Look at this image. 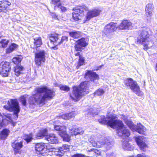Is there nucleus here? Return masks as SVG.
Here are the masks:
<instances>
[{
    "label": "nucleus",
    "instance_id": "nucleus-1",
    "mask_svg": "<svg viewBox=\"0 0 157 157\" xmlns=\"http://www.w3.org/2000/svg\"><path fill=\"white\" fill-rule=\"evenodd\" d=\"M100 117L98 121L100 124L107 125L112 128L118 130L117 133L119 136L128 137L130 136L129 130L124 127V125L121 121L116 120V116H108L106 118L104 116H101Z\"/></svg>",
    "mask_w": 157,
    "mask_h": 157
},
{
    "label": "nucleus",
    "instance_id": "nucleus-2",
    "mask_svg": "<svg viewBox=\"0 0 157 157\" xmlns=\"http://www.w3.org/2000/svg\"><path fill=\"white\" fill-rule=\"evenodd\" d=\"M35 92V93L29 98L30 104L34 105L36 102L44 103L46 100L52 99L55 96V92L46 86L36 88Z\"/></svg>",
    "mask_w": 157,
    "mask_h": 157
},
{
    "label": "nucleus",
    "instance_id": "nucleus-3",
    "mask_svg": "<svg viewBox=\"0 0 157 157\" xmlns=\"http://www.w3.org/2000/svg\"><path fill=\"white\" fill-rule=\"evenodd\" d=\"M88 82L85 81L81 82L79 86L73 87V94L74 97L71 95V98L75 101H78L83 95L88 94Z\"/></svg>",
    "mask_w": 157,
    "mask_h": 157
},
{
    "label": "nucleus",
    "instance_id": "nucleus-4",
    "mask_svg": "<svg viewBox=\"0 0 157 157\" xmlns=\"http://www.w3.org/2000/svg\"><path fill=\"white\" fill-rule=\"evenodd\" d=\"M148 29L143 28L138 32L139 36L137 38L138 43L143 45L144 50L146 51L150 47L149 45H153V42L149 38V34L148 32Z\"/></svg>",
    "mask_w": 157,
    "mask_h": 157
},
{
    "label": "nucleus",
    "instance_id": "nucleus-5",
    "mask_svg": "<svg viewBox=\"0 0 157 157\" xmlns=\"http://www.w3.org/2000/svg\"><path fill=\"white\" fill-rule=\"evenodd\" d=\"M48 134L47 129H42L36 133V139L44 138L47 143L51 144H56L58 143V138L55 134L51 133L49 135Z\"/></svg>",
    "mask_w": 157,
    "mask_h": 157
},
{
    "label": "nucleus",
    "instance_id": "nucleus-6",
    "mask_svg": "<svg viewBox=\"0 0 157 157\" xmlns=\"http://www.w3.org/2000/svg\"><path fill=\"white\" fill-rule=\"evenodd\" d=\"M3 107L9 111H13V115L15 116V119H17L18 117V113L20 112V108L17 100L10 99L8 101L7 104L5 105Z\"/></svg>",
    "mask_w": 157,
    "mask_h": 157
},
{
    "label": "nucleus",
    "instance_id": "nucleus-7",
    "mask_svg": "<svg viewBox=\"0 0 157 157\" xmlns=\"http://www.w3.org/2000/svg\"><path fill=\"white\" fill-rule=\"evenodd\" d=\"M89 141L94 147H101L104 146L107 150H109L113 144V142L112 140L105 138L101 141L97 142L93 137H91L89 139Z\"/></svg>",
    "mask_w": 157,
    "mask_h": 157
},
{
    "label": "nucleus",
    "instance_id": "nucleus-8",
    "mask_svg": "<svg viewBox=\"0 0 157 157\" xmlns=\"http://www.w3.org/2000/svg\"><path fill=\"white\" fill-rule=\"evenodd\" d=\"M124 83L127 87L129 88L138 96H140L143 95V93L140 91V87L136 82L133 80L132 78H128L124 80Z\"/></svg>",
    "mask_w": 157,
    "mask_h": 157
},
{
    "label": "nucleus",
    "instance_id": "nucleus-9",
    "mask_svg": "<svg viewBox=\"0 0 157 157\" xmlns=\"http://www.w3.org/2000/svg\"><path fill=\"white\" fill-rule=\"evenodd\" d=\"M123 120L124 123L132 131H136L140 134H144L146 128L142 125H135L131 120L128 119L126 117H124Z\"/></svg>",
    "mask_w": 157,
    "mask_h": 157
},
{
    "label": "nucleus",
    "instance_id": "nucleus-10",
    "mask_svg": "<svg viewBox=\"0 0 157 157\" xmlns=\"http://www.w3.org/2000/svg\"><path fill=\"white\" fill-rule=\"evenodd\" d=\"M35 149L44 156L50 155V153L52 151V149H48L45 144L42 143L36 144L35 145Z\"/></svg>",
    "mask_w": 157,
    "mask_h": 157
},
{
    "label": "nucleus",
    "instance_id": "nucleus-11",
    "mask_svg": "<svg viewBox=\"0 0 157 157\" xmlns=\"http://www.w3.org/2000/svg\"><path fill=\"white\" fill-rule=\"evenodd\" d=\"M54 128L56 131L58 132L59 135L63 138L64 140L68 141L70 136L66 132V128L64 126L54 125Z\"/></svg>",
    "mask_w": 157,
    "mask_h": 157
},
{
    "label": "nucleus",
    "instance_id": "nucleus-12",
    "mask_svg": "<svg viewBox=\"0 0 157 157\" xmlns=\"http://www.w3.org/2000/svg\"><path fill=\"white\" fill-rule=\"evenodd\" d=\"M0 115L2 118V121L0 120V126L1 127L6 126L9 123L12 124L13 126L15 125V123L12 120L11 115L8 113H3L2 115L0 113Z\"/></svg>",
    "mask_w": 157,
    "mask_h": 157
},
{
    "label": "nucleus",
    "instance_id": "nucleus-13",
    "mask_svg": "<svg viewBox=\"0 0 157 157\" xmlns=\"http://www.w3.org/2000/svg\"><path fill=\"white\" fill-rule=\"evenodd\" d=\"M88 44V43L86 39L82 37L78 39L76 42L74 48L76 51H81L82 49H84Z\"/></svg>",
    "mask_w": 157,
    "mask_h": 157
},
{
    "label": "nucleus",
    "instance_id": "nucleus-14",
    "mask_svg": "<svg viewBox=\"0 0 157 157\" xmlns=\"http://www.w3.org/2000/svg\"><path fill=\"white\" fill-rule=\"evenodd\" d=\"M45 52L44 50L40 51L35 53V63L36 65L40 66L42 62L45 61Z\"/></svg>",
    "mask_w": 157,
    "mask_h": 157
},
{
    "label": "nucleus",
    "instance_id": "nucleus-15",
    "mask_svg": "<svg viewBox=\"0 0 157 157\" xmlns=\"http://www.w3.org/2000/svg\"><path fill=\"white\" fill-rule=\"evenodd\" d=\"M11 145L13 148L14 154H20L21 152L20 150L23 146V142L20 141L19 142L17 140H14L11 142Z\"/></svg>",
    "mask_w": 157,
    "mask_h": 157
},
{
    "label": "nucleus",
    "instance_id": "nucleus-16",
    "mask_svg": "<svg viewBox=\"0 0 157 157\" xmlns=\"http://www.w3.org/2000/svg\"><path fill=\"white\" fill-rule=\"evenodd\" d=\"M2 70L0 72V74L3 77L8 76L9 72L11 70L10 63L9 62H5L2 64Z\"/></svg>",
    "mask_w": 157,
    "mask_h": 157
},
{
    "label": "nucleus",
    "instance_id": "nucleus-17",
    "mask_svg": "<svg viewBox=\"0 0 157 157\" xmlns=\"http://www.w3.org/2000/svg\"><path fill=\"white\" fill-rule=\"evenodd\" d=\"M116 23L110 22L107 25L104 27V33L105 35L108 36L117 29Z\"/></svg>",
    "mask_w": 157,
    "mask_h": 157
},
{
    "label": "nucleus",
    "instance_id": "nucleus-18",
    "mask_svg": "<svg viewBox=\"0 0 157 157\" xmlns=\"http://www.w3.org/2000/svg\"><path fill=\"white\" fill-rule=\"evenodd\" d=\"M145 137L143 136H139L136 137V141L137 144L142 151H144V149L147 147V145L145 143Z\"/></svg>",
    "mask_w": 157,
    "mask_h": 157
},
{
    "label": "nucleus",
    "instance_id": "nucleus-19",
    "mask_svg": "<svg viewBox=\"0 0 157 157\" xmlns=\"http://www.w3.org/2000/svg\"><path fill=\"white\" fill-rule=\"evenodd\" d=\"M84 77L86 78H89L91 82H94L95 81L99 78L98 75L96 72L92 71H87Z\"/></svg>",
    "mask_w": 157,
    "mask_h": 157
},
{
    "label": "nucleus",
    "instance_id": "nucleus-20",
    "mask_svg": "<svg viewBox=\"0 0 157 157\" xmlns=\"http://www.w3.org/2000/svg\"><path fill=\"white\" fill-rule=\"evenodd\" d=\"M100 10H88L86 14V16L84 18L85 21H89L92 18L97 17L99 15Z\"/></svg>",
    "mask_w": 157,
    "mask_h": 157
},
{
    "label": "nucleus",
    "instance_id": "nucleus-21",
    "mask_svg": "<svg viewBox=\"0 0 157 157\" xmlns=\"http://www.w3.org/2000/svg\"><path fill=\"white\" fill-rule=\"evenodd\" d=\"M132 23L128 20L124 21L119 25L118 27L120 29H129L132 28Z\"/></svg>",
    "mask_w": 157,
    "mask_h": 157
},
{
    "label": "nucleus",
    "instance_id": "nucleus-22",
    "mask_svg": "<svg viewBox=\"0 0 157 157\" xmlns=\"http://www.w3.org/2000/svg\"><path fill=\"white\" fill-rule=\"evenodd\" d=\"M34 40L33 43L34 46L37 48L42 45V39L40 36H39L36 34L33 36Z\"/></svg>",
    "mask_w": 157,
    "mask_h": 157
},
{
    "label": "nucleus",
    "instance_id": "nucleus-23",
    "mask_svg": "<svg viewBox=\"0 0 157 157\" xmlns=\"http://www.w3.org/2000/svg\"><path fill=\"white\" fill-rule=\"evenodd\" d=\"M60 0H51V3L52 4L55 5L54 6V9H61V10H66V8L61 6Z\"/></svg>",
    "mask_w": 157,
    "mask_h": 157
},
{
    "label": "nucleus",
    "instance_id": "nucleus-24",
    "mask_svg": "<svg viewBox=\"0 0 157 157\" xmlns=\"http://www.w3.org/2000/svg\"><path fill=\"white\" fill-rule=\"evenodd\" d=\"M18 47V45L14 43H11L8 48L6 49V54H9L15 50Z\"/></svg>",
    "mask_w": 157,
    "mask_h": 157
},
{
    "label": "nucleus",
    "instance_id": "nucleus-25",
    "mask_svg": "<svg viewBox=\"0 0 157 157\" xmlns=\"http://www.w3.org/2000/svg\"><path fill=\"white\" fill-rule=\"evenodd\" d=\"M70 37L75 39L80 37L81 35V32L77 31H70L68 32Z\"/></svg>",
    "mask_w": 157,
    "mask_h": 157
},
{
    "label": "nucleus",
    "instance_id": "nucleus-26",
    "mask_svg": "<svg viewBox=\"0 0 157 157\" xmlns=\"http://www.w3.org/2000/svg\"><path fill=\"white\" fill-rule=\"evenodd\" d=\"M10 132L6 128L3 129L0 132V137L1 139L5 140L8 136Z\"/></svg>",
    "mask_w": 157,
    "mask_h": 157
},
{
    "label": "nucleus",
    "instance_id": "nucleus-27",
    "mask_svg": "<svg viewBox=\"0 0 157 157\" xmlns=\"http://www.w3.org/2000/svg\"><path fill=\"white\" fill-rule=\"evenodd\" d=\"M10 41V40L6 39H2L0 41V48H6Z\"/></svg>",
    "mask_w": 157,
    "mask_h": 157
},
{
    "label": "nucleus",
    "instance_id": "nucleus-28",
    "mask_svg": "<svg viewBox=\"0 0 157 157\" xmlns=\"http://www.w3.org/2000/svg\"><path fill=\"white\" fill-rule=\"evenodd\" d=\"M122 147L124 150L131 151L133 150V147L128 142L124 141L122 143Z\"/></svg>",
    "mask_w": 157,
    "mask_h": 157
},
{
    "label": "nucleus",
    "instance_id": "nucleus-29",
    "mask_svg": "<svg viewBox=\"0 0 157 157\" xmlns=\"http://www.w3.org/2000/svg\"><path fill=\"white\" fill-rule=\"evenodd\" d=\"M59 35L57 34H51L49 37V38L51 43H56L59 39Z\"/></svg>",
    "mask_w": 157,
    "mask_h": 157
},
{
    "label": "nucleus",
    "instance_id": "nucleus-30",
    "mask_svg": "<svg viewBox=\"0 0 157 157\" xmlns=\"http://www.w3.org/2000/svg\"><path fill=\"white\" fill-rule=\"evenodd\" d=\"M69 150V146L67 144H63L61 147H59L57 150L61 151V153L64 154L65 152L68 151Z\"/></svg>",
    "mask_w": 157,
    "mask_h": 157
},
{
    "label": "nucleus",
    "instance_id": "nucleus-31",
    "mask_svg": "<svg viewBox=\"0 0 157 157\" xmlns=\"http://www.w3.org/2000/svg\"><path fill=\"white\" fill-rule=\"evenodd\" d=\"M24 68L21 65H17L14 67V71L15 74L17 76H19L21 73V71H23Z\"/></svg>",
    "mask_w": 157,
    "mask_h": 157
},
{
    "label": "nucleus",
    "instance_id": "nucleus-32",
    "mask_svg": "<svg viewBox=\"0 0 157 157\" xmlns=\"http://www.w3.org/2000/svg\"><path fill=\"white\" fill-rule=\"evenodd\" d=\"M98 110L95 108L90 109L88 112V114L89 115H92L93 117L98 115Z\"/></svg>",
    "mask_w": 157,
    "mask_h": 157
},
{
    "label": "nucleus",
    "instance_id": "nucleus-33",
    "mask_svg": "<svg viewBox=\"0 0 157 157\" xmlns=\"http://www.w3.org/2000/svg\"><path fill=\"white\" fill-rule=\"evenodd\" d=\"M24 139L27 143L30 142L33 139V135L32 133L29 134L25 135L24 136Z\"/></svg>",
    "mask_w": 157,
    "mask_h": 157
},
{
    "label": "nucleus",
    "instance_id": "nucleus-34",
    "mask_svg": "<svg viewBox=\"0 0 157 157\" xmlns=\"http://www.w3.org/2000/svg\"><path fill=\"white\" fill-rule=\"evenodd\" d=\"M84 132V130L80 128H75L73 130V134L76 136L78 134H82Z\"/></svg>",
    "mask_w": 157,
    "mask_h": 157
},
{
    "label": "nucleus",
    "instance_id": "nucleus-35",
    "mask_svg": "<svg viewBox=\"0 0 157 157\" xmlns=\"http://www.w3.org/2000/svg\"><path fill=\"white\" fill-rule=\"evenodd\" d=\"M11 3L8 1L3 0V1H0V5L1 7H3V8H6L7 7L10 5Z\"/></svg>",
    "mask_w": 157,
    "mask_h": 157
},
{
    "label": "nucleus",
    "instance_id": "nucleus-36",
    "mask_svg": "<svg viewBox=\"0 0 157 157\" xmlns=\"http://www.w3.org/2000/svg\"><path fill=\"white\" fill-rule=\"evenodd\" d=\"M74 117V115L72 113H69L65 114L64 115L62 116V118L65 120L70 119Z\"/></svg>",
    "mask_w": 157,
    "mask_h": 157
},
{
    "label": "nucleus",
    "instance_id": "nucleus-37",
    "mask_svg": "<svg viewBox=\"0 0 157 157\" xmlns=\"http://www.w3.org/2000/svg\"><path fill=\"white\" fill-rule=\"evenodd\" d=\"M85 63V59L83 57H80L79 58L78 61V65L76 66V68L78 69L82 65H83Z\"/></svg>",
    "mask_w": 157,
    "mask_h": 157
},
{
    "label": "nucleus",
    "instance_id": "nucleus-38",
    "mask_svg": "<svg viewBox=\"0 0 157 157\" xmlns=\"http://www.w3.org/2000/svg\"><path fill=\"white\" fill-rule=\"evenodd\" d=\"M105 93L104 90L101 88H99L96 90L94 93L95 96H99L103 95Z\"/></svg>",
    "mask_w": 157,
    "mask_h": 157
},
{
    "label": "nucleus",
    "instance_id": "nucleus-39",
    "mask_svg": "<svg viewBox=\"0 0 157 157\" xmlns=\"http://www.w3.org/2000/svg\"><path fill=\"white\" fill-rule=\"evenodd\" d=\"M59 87L60 90H63L67 92L70 90V87L65 85H60Z\"/></svg>",
    "mask_w": 157,
    "mask_h": 157
},
{
    "label": "nucleus",
    "instance_id": "nucleus-40",
    "mask_svg": "<svg viewBox=\"0 0 157 157\" xmlns=\"http://www.w3.org/2000/svg\"><path fill=\"white\" fill-rule=\"evenodd\" d=\"M88 9L87 7L83 5H78L76 6L75 7L73 8L72 10H81V9H84L86 10Z\"/></svg>",
    "mask_w": 157,
    "mask_h": 157
},
{
    "label": "nucleus",
    "instance_id": "nucleus-41",
    "mask_svg": "<svg viewBox=\"0 0 157 157\" xmlns=\"http://www.w3.org/2000/svg\"><path fill=\"white\" fill-rule=\"evenodd\" d=\"M68 41V37L67 36H63L60 42L57 43V45H60L63 42H66Z\"/></svg>",
    "mask_w": 157,
    "mask_h": 157
},
{
    "label": "nucleus",
    "instance_id": "nucleus-42",
    "mask_svg": "<svg viewBox=\"0 0 157 157\" xmlns=\"http://www.w3.org/2000/svg\"><path fill=\"white\" fill-rule=\"evenodd\" d=\"M21 60V59L19 57H14L12 59L13 62L14 64L17 65L20 63Z\"/></svg>",
    "mask_w": 157,
    "mask_h": 157
},
{
    "label": "nucleus",
    "instance_id": "nucleus-43",
    "mask_svg": "<svg viewBox=\"0 0 157 157\" xmlns=\"http://www.w3.org/2000/svg\"><path fill=\"white\" fill-rule=\"evenodd\" d=\"M26 96H22L21 97V101L23 105L26 106Z\"/></svg>",
    "mask_w": 157,
    "mask_h": 157
},
{
    "label": "nucleus",
    "instance_id": "nucleus-44",
    "mask_svg": "<svg viewBox=\"0 0 157 157\" xmlns=\"http://www.w3.org/2000/svg\"><path fill=\"white\" fill-rule=\"evenodd\" d=\"M73 18L75 21H78L81 19L80 16L78 13H75L73 14Z\"/></svg>",
    "mask_w": 157,
    "mask_h": 157
},
{
    "label": "nucleus",
    "instance_id": "nucleus-45",
    "mask_svg": "<svg viewBox=\"0 0 157 157\" xmlns=\"http://www.w3.org/2000/svg\"><path fill=\"white\" fill-rule=\"evenodd\" d=\"M146 15L147 17V20L149 21L151 19V17L152 16V13L151 10H145Z\"/></svg>",
    "mask_w": 157,
    "mask_h": 157
},
{
    "label": "nucleus",
    "instance_id": "nucleus-46",
    "mask_svg": "<svg viewBox=\"0 0 157 157\" xmlns=\"http://www.w3.org/2000/svg\"><path fill=\"white\" fill-rule=\"evenodd\" d=\"M71 157H87V156L83 154L76 153L71 155Z\"/></svg>",
    "mask_w": 157,
    "mask_h": 157
},
{
    "label": "nucleus",
    "instance_id": "nucleus-47",
    "mask_svg": "<svg viewBox=\"0 0 157 157\" xmlns=\"http://www.w3.org/2000/svg\"><path fill=\"white\" fill-rule=\"evenodd\" d=\"M154 9V7L153 5L149 3L146 6L145 10H153Z\"/></svg>",
    "mask_w": 157,
    "mask_h": 157
},
{
    "label": "nucleus",
    "instance_id": "nucleus-48",
    "mask_svg": "<svg viewBox=\"0 0 157 157\" xmlns=\"http://www.w3.org/2000/svg\"><path fill=\"white\" fill-rule=\"evenodd\" d=\"M94 156L99 155H100L101 154L100 151L97 149H94Z\"/></svg>",
    "mask_w": 157,
    "mask_h": 157
},
{
    "label": "nucleus",
    "instance_id": "nucleus-49",
    "mask_svg": "<svg viewBox=\"0 0 157 157\" xmlns=\"http://www.w3.org/2000/svg\"><path fill=\"white\" fill-rule=\"evenodd\" d=\"M94 148H92L90 149H89L88 150V152H89L90 153V154L93 155V156H94Z\"/></svg>",
    "mask_w": 157,
    "mask_h": 157
},
{
    "label": "nucleus",
    "instance_id": "nucleus-50",
    "mask_svg": "<svg viewBox=\"0 0 157 157\" xmlns=\"http://www.w3.org/2000/svg\"><path fill=\"white\" fill-rule=\"evenodd\" d=\"M64 154H63V153H61V154H59L58 152H55V155L59 157H61L63 156V155Z\"/></svg>",
    "mask_w": 157,
    "mask_h": 157
},
{
    "label": "nucleus",
    "instance_id": "nucleus-51",
    "mask_svg": "<svg viewBox=\"0 0 157 157\" xmlns=\"http://www.w3.org/2000/svg\"><path fill=\"white\" fill-rule=\"evenodd\" d=\"M50 12L51 13V15L52 16L53 18L58 19V16L55 13L50 12Z\"/></svg>",
    "mask_w": 157,
    "mask_h": 157
},
{
    "label": "nucleus",
    "instance_id": "nucleus-52",
    "mask_svg": "<svg viewBox=\"0 0 157 157\" xmlns=\"http://www.w3.org/2000/svg\"><path fill=\"white\" fill-rule=\"evenodd\" d=\"M136 157H147L146 155L144 153H142L141 154H138L137 155Z\"/></svg>",
    "mask_w": 157,
    "mask_h": 157
},
{
    "label": "nucleus",
    "instance_id": "nucleus-53",
    "mask_svg": "<svg viewBox=\"0 0 157 157\" xmlns=\"http://www.w3.org/2000/svg\"><path fill=\"white\" fill-rule=\"evenodd\" d=\"M75 56H79V58H80V57H82V56L81 55V54L79 52H78L76 53V54H75Z\"/></svg>",
    "mask_w": 157,
    "mask_h": 157
},
{
    "label": "nucleus",
    "instance_id": "nucleus-54",
    "mask_svg": "<svg viewBox=\"0 0 157 157\" xmlns=\"http://www.w3.org/2000/svg\"><path fill=\"white\" fill-rule=\"evenodd\" d=\"M104 66L103 65L98 66L97 67L96 70H98L102 68V67Z\"/></svg>",
    "mask_w": 157,
    "mask_h": 157
},
{
    "label": "nucleus",
    "instance_id": "nucleus-55",
    "mask_svg": "<svg viewBox=\"0 0 157 157\" xmlns=\"http://www.w3.org/2000/svg\"><path fill=\"white\" fill-rule=\"evenodd\" d=\"M57 44H54V45H55V46H54V47H52V48L53 49H54V50H56V49H57V48L56 47V46H57L58 45H57Z\"/></svg>",
    "mask_w": 157,
    "mask_h": 157
},
{
    "label": "nucleus",
    "instance_id": "nucleus-56",
    "mask_svg": "<svg viewBox=\"0 0 157 157\" xmlns=\"http://www.w3.org/2000/svg\"><path fill=\"white\" fill-rule=\"evenodd\" d=\"M58 151H56V152H58L59 153V154H61V151H58V150H57Z\"/></svg>",
    "mask_w": 157,
    "mask_h": 157
},
{
    "label": "nucleus",
    "instance_id": "nucleus-57",
    "mask_svg": "<svg viewBox=\"0 0 157 157\" xmlns=\"http://www.w3.org/2000/svg\"><path fill=\"white\" fill-rule=\"evenodd\" d=\"M155 37H157V32L155 34Z\"/></svg>",
    "mask_w": 157,
    "mask_h": 157
},
{
    "label": "nucleus",
    "instance_id": "nucleus-58",
    "mask_svg": "<svg viewBox=\"0 0 157 157\" xmlns=\"http://www.w3.org/2000/svg\"><path fill=\"white\" fill-rule=\"evenodd\" d=\"M156 71H157V63L156 64Z\"/></svg>",
    "mask_w": 157,
    "mask_h": 157
},
{
    "label": "nucleus",
    "instance_id": "nucleus-59",
    "mask_svg": "<svg viewBox=\"0 0 157 157\" xmlns=\"http://www.w3.org/2000/svg\"><path fill=\"white\" fill-rule=\"evenodd\" d=\"M79 11V12H83V10H78Z\"/></svg>",
    "mask_w": 157,
    "mask_h": 157
},
{
    "label": "nucleus",
    "instance_id": "nucleus-60",
    "mask_svg": "<svg viewBox=\"0 0 157 157\" xmlns=\"http://www.w3.org/2000/svg\"><path fill=\"white\" fill-rule=\"evenodd\" d=\"M0 157H2V155H0Z\"/></svg>",
    "mask_w": 157,
    "mask_h": 157
},
{
    "label": "nucleus",
    "instance_id": "nucleus-61",
    "mask_svg": "<svg viewBox=\"0 0 157 157\" xmlns=\"http://www.w3.org/2000/svg\"><path fill=\"white\" fill-rule=\"evenodd\" d=\"M2 36V35H1V36L0 35V38H1Z\"/></svg>",
    "mask_w": 157,
    "mask_h": 157
},
{
    "label": "nucleus",
    "instance_id": "nucleus-62",
    "mask_svg": "<svg viewBox=\"0 0 157 157\" xmlns=\"http://www.w3.org/2000/svg\"><path fill=\"white\" fill-rule=\"evenodd\" d=\"M129 157H134V156H130Z\"/></svg>",
    "mask_w": 157,
    "mask_h": 157
},
{
    "label": "nucleus",
    "instance_id": "nucleus-63",
    "mask_svg": "<svg viewBox=\"0 0 157 157\" xmlns=\"http://www.w3.org/2000/svg\"><path fill=\"white\" fill-rule=\"evenodd\" d=\"M71 129H72L71 128V129H70V128H69V129H71V130L72 131V130Z\"/></svg>",
    "mask_w": 157,
    "mask_h": 157
},
{
    "label": "nucleus",
    "instance_id": "nucleus-64",
    "mask_svg": "<svg viewBox=\"0 0 157 157\" xmlns=\"http://www.w3.org/2000/svg\"><path fill=\"white\" fill-rule=\"evenodd\" d=\"M2 10H0V12H2Z\"/></svg>",
    "mask_w": 157,
    "mask_h": 157
}]
</instances>
